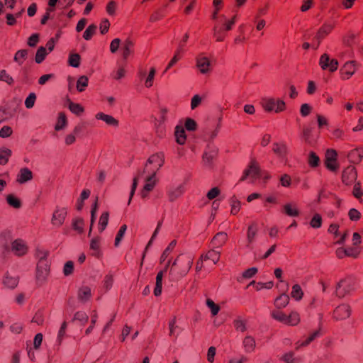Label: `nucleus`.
Here are the masks:
<instances>
[{"label":"nucleus","mask_w":363,"mask_h":363,"mask_svg":"<svg viewBox=\"0 0 363 363\" xmlns=\"http://www.w3.org/2000/svg\"><path fill=\"white\" fill-rule=\"evenodd\" d=\"M237 15H234L230 19L226 20L224 15L220 16L223 22L218 21L213 26V36L217 42H222L227 36V32L230 30L235 23Z\"/></svg>","instance_id":"nucleus-1"},{"label":"nucleus","mask_w":363,"mask_h":363,"mask_svg":"<svg viewBox=\"0 0 363 363\" xmlns=\"http://www.w3.org/2000/svg\"><path fill=\"white\" fill-rule=\"evenodd\" d=\"M192 264L193 258L191 257L181 255L175 259L170 272L177 274L179 277H184L189 272Z\"/></svg>","instance_id":"nucleus-2"},{"label":"nucleus","mask_w":363,"mask_h":363,"mask_svg":"<svg viewBox=\"0 0 363 363\" xmlns=\"http://www.w3.org/2000/svg\"><path fill=\"white\" fill-rule=\"evenodd\" d=\"M271 315L274 320L291 326L297 325L301 320L300 315L296 311H291L287 315L281 309H276L272 311Z\"/></svg>","instance_id":"nucleus-3"},{"label":"nucleus","mask_w":363,"mask_h":363,"mask_svg":"<svg viewBox=\"0 0 363 363\" xmlns=\"http://www.w3.org/2000/svg\"><path fill=\"white\" fill-rule=\"evenodd\" d=\"M261 176L260 166L257 160L253 157L251 158L247 167L244 170L243 174L240 179V182H244L249 177L253 179H257L260 178Z\"/></svg>","instance_id":"nucleus-4"},{"label":"nucleus","mask_w":363,"mask_h":363,"mask_svg":"<svg viewBox=\"0 0 363 363\" xmlns=\"http://www.w3.org/2000/svg\"><path fill=\"white\" fill-rule=\"evenodd\" d=\"M337 153L333 149H329L326 151L324 164L325 167L330 171H336L339 166L337 164Z\"/></svg>","instance_id":"nucleus-5"},{"label":"nucleus","mask_w":363,"mask_h":363,"mask_svg":"<svg viewBox=\"0 0 363 363\" xmlns=\"http://www.w3.org/2000/svg\"><path fill=\"white\" fill-rule=\"evenodd\" d=\"M354 289L353 281L350 279H342L336 287V294L340 298H343Z\"/></svg>","instance_id":"nucleus-6"},{"label":"nucleus","mask_w":363,"mask_h":363,"mask_svg":"<svg viewBox=\"0 0 363 363\" xmlns=\"http://www.w3.org/2000/svg\"><path fill=\"white\" fill-rule=\"evenodd\" d=\"M319 64L323 70L328 69L331 72L336 71L338 68L337 60L336 59L330 60L326 53L321 55Z\"/></svg>","instance_id":"nucleus-7"},{"label":"nucleus","mask_w":363,"mask_h":363,"mask_svg":"<svg viewBox=\"0 0 363 363\" xmlns=\"http://www.w3.org/2000/svg\"><path fill=\"white\" fill-rule=\"evenodd\" d=\"M357 178V172L354 167L349 166L345 168L342 174V181L346 185H351Z\"/></svg>","instance_id":"nucleus-8"},{"label":"nucleus","mask_w":363,"mask_h":363,"mask_svg":"<svg viewBox=\"0 0 363 363\" xmlns=\"http://www.w3.org/2000/svg\"><path fill=\"white\" fill-rule=\"evenodd\" d=\"M335 28V25L333 23H323L321 27L318 29L316 33L314 39L317 40V45L315 46V49L320 45L321 40L325 38L329 33L332 32L333 28Z\"/></svg>","instance_id":"nucleus-9"},{"label":"nucleus","mask_w":363,"mask_h":363,"mask_svg":"<svg viewBox=\"0 0 363 363\" xmlns=\"http://www.w3.org/2000/svg\"><path fill=\"white\" fill-rule=\"evenodd\" d=\"M351 315V308L347 304H341L333 311V317L337 320H345Z\"/></svg>","instance_id":"nucleus-10"},{"label":"nucleus","mask_w":363,"mask_h":363,"mask_svg":"<svg viewBox=\"0 0 363 363\" xmlns=\"http://www.w3.org/2000/svg\"><path fill=\"white\" fill-rule=\"evenodd\" d=\"M164 155L162 153H156L152 155L147 160V163L145 165V171L147 168V164H154V169H152V172H157V171L164 164Z\"/></svg>","instance_id":"nucleus-11"},{"label":"nucleus","mask_w":363,"mask_h":363,"mask_svg":"<svg viewBox=\"0 0 363 363\" xmlns=\"http://www.w3.org/2000/svg\"><path fill=\"white\" fill-rule=\"evenodd\" d=\"M196 67L202 74L208 73L210 71L211 62L208 57L200 53L196 58Z\"/></svg>","instance_id":"nucleus-12"},{"label":"nucleus","mask_w":363,"mask_h":363,"mask_svg":"<svg viewBox=\"0 0 363 363\" xmlns=\"http://www.w3.org/2000/svg\"><path fill=\"white\" fill-rule=\"evenodd\" d=\"M28 246L21 239H16L11 243V250L17 256H23L28 252Z\"/></svg>","instance_id":"nucleus-13"},{"label":"nucleus","mask_w":363,"mask_h":363,"mask_svg":"<svg viewBox=\"0 0 363 363\" xmlns=\"http://www.w3.org/2000/svg\"><path fill=\"white\" fill-rule=\"evenodd\" d=\"M67 214L65 208H57L53 213L52 223L54 225L61 226L64 223Z\"/></svg>","instance_id":"nucleus-14"},{"label":"nucleus","mask_w":363,"mask_h":363,"mask_svg":"<svg viewBox=\"0 0 363 363\" xmlns=\"http://www.w3.org/2000/svg\"><path fill=\"white\" fill-rule=\"evenodd\" d=\"M135 43L130 38H127L123 43L122 57L127 60L129 56L134 53Z\"/></svg>","instance_id":"nucleus-15"},{"label":"nucleus","mask_w":363,"mask_h":363,"mask_svg":"<svg viewBox=\"0 0 363 363\" xmlns=\"http://www.w3.org/2000/svg\"><path fill=\"white\" fill-rule=\"evenodd\" d=\"M155 176V172H153L151 173L150 176H148L146 179V184L143 186V189H142L140 194L142 198H145L147 196L148 193L151 191L155 186V181L153 180V178Z\"/></svg>","instance_id":"nucleus-16"},{"label":"nucleus","mask_w":363,"mask_h":363,"mask_svg":"<svg viewBox=\"0 0 363 363\" xmlns=\"http://www.w3.org/2000/svg\"><path fill=\"white\" fill-rule=\"evenodd\" d=\"M313 127L311 125H303L302 130V138L306 143L313 145L315 143V140L313 136Z\"/></svg>","instance_id":"nucleus-17"},{"label":"nucleus","mask_w":363,"mask_h":363,"mask_svg":"<svg viewBox=\"0 0 363 363\" xmlns=\"http://www.w3.org/2000/svg\"><path fill=\"white\" fill-rule=\"evenodd\" d=\"M347 158L353 164L359 163L363 159V148L359 147L351 150L347 155Z\"/></svg>","instance_id":"nucleus-18"},{"label":"nucleus","mask_w":363,"mask_h":363,"mask_svg":"<svg viewBox=\"0 0 363 363\" xmlns=\"http://www.w3.org/2000/svg\"><path fill=\"white\" fill-rule=\"evenodd\" d=\"M33 179V172L27 167L21 168L17 175L16 182L23 184Z\"/></svg>","instance_id":"nucleus-19"},{"label":"nucleus","mask_w":363,"mask_h":363,"mask_svg":"<svg viewBox=\"0 0 363 363\" xmlns=\"http://www.w3.org/2000/svg\"><path fill=\"white\" fill-rule=\"evenodd\" d=\"M169 261L168 262L167 264L165 267V269L164 270L160 271L156 277V284L155 287L154 289V294L155 296H159L162 294V277L164 272H167V269L169 267Z\"/></svg>","instance_id":"nucleus-20"},{"label":"nucleus","mask_w":363,"mask_h":363,"mask_svg":"<svg viewBox=\"0 0 363 363\" xmlns=\"http://www.w3.org/2000/svg\"><path fill=\"white\" fill-rule=\"evenodd\" d=\"M228 240V235L224 232L216 233L211 240V244L214 248L222 247Z\"/></svg>","instance_id":"nucleus-21"},{"label":"nucleus","mask_w":363,"mask_h":363,"mask_svg":"<svg viewBox=\"0 0 363 363\" xmlns=\"http://www.w3.org/2000/svg\"><path fill=\"white\" fill-rule=\"evenodd\" d=\"M77 296L80 301L83 303L88 301L91 297V290L90 287L87 286H82L79 289Z\"/></svg>","instance_id":"nucleus-22"},{"label":"nucleus","mask_w":363,"mask_h":363,"mask_svg":"<svg viewBox=\"0 0 363 363\" xmlns=\"http://www.w3.org/2000/svg\"><path fill=\"white\" fill-rule=\"evenodd\" d=\"M289 296L286 294L282 293L274 300V306L277 309L284 308L289 304Z\"/></svg>","instance_id":"nucleus-23"},{"label":"nucleus","mask_w":363,"mask_h":363,"mask_svg":"<svg viewBox=\"0 0 363 363\" xmlns=\"http://www.w3.org/2000/svg\"><path fill=\"white\" fill-rule=\"evenodd\" d=\"M96 119L102 120L106 123L110 125L113 126H118V121L114 118L112 116L105 114L102 112L98 113L96 115Z\"/></svg>","instance_id":"nucleus-24"},{"label":"nucleus","mask_w":363,"mask_h":363,"mask_svg":"<svg viewBox=\"0 0 363 363\" xmlns=\"http://www.w3.org/2000/svg\"><path fill=\"white\" fill-rule=\"evenodd\" d=\"M176 141L179 145H184L186 140V135L184 128L182 126L177 125L174 132Z\"/></svg>","instance_id":"nucleus-25"},{"label":"nucleus","mask_w":363,"mask_h":363,"mask_svg":"<svg viewBox=\"0 0 363 363\" xmlns=\"http://www.w3.org/2000/svg\"><path fill=\"white\" fill-rule=\"evenodd\" d=\"M272 151L277 156L283 157L286 155L287 147L284 143H275L273 144Z\"/></svg>","instance_id":"nucleus-26"},{"label":"nucleus","mask_w":363,"mask_h":363,"mask_svg":"<svg viewBox=\"0 0 363 363\" xmlns=\"http://www.w3.org/2000/svg\"><path fill=\"white\" fill-rule=\"evenodd\" d=\"M220 257V252L219 251H217L214 249L208 250L206 254L203 255L204 260H211L214 264H216Z\"/></svg>","instance_id":"nucleus-27"},{"label":"nucleus","mask_w":363,"mask_h":363,"mask_svg":"<svg viewBox=\"0 0 363 363\" xmlns=\"http://www.w3.org/2000/svg\"><path fill=\"white\" fill-rule=\"evenodd\" d=\"M12 151L6 147L0 148V164L5 165L8 163Z\"/></svg>","instance_id":"nucleus-28"},{"label":"nucleus","mask_w":363,"mask_h":363,"mask_svg":"<svg viewBox=\"0 0 363 363\" xmlns=\"http://www.w3.org/2000/svg\"><path fill=\"white\" fill-rule=\"evenodd\" d=\"M67 124L66 114L64 112L59 113L57 121L55 126V130L58 131L63 129Z\"/></svg>","instance_id":"nucleus-29"},{"label":"nucleus","mask_w":363,"mask_h":363,"mask_svg":"<svg viewBox=\"0 0 363 363\" xmlns=\"http://www.w3.org/2000/svg\"><path fill=\"white\" fill-rule=\"evenodd\" d=\"M28 50L22 49L18 50L14 55V61L21 65L23 62L26 60L28 55Z\"/></svg>","instance_id":"nucleus-30"},{"label":"nucleus","mask_w":363,"mask_h":363,"mask_svg":"<svg viewBox=\"0 0 363 363\" xmlns=\"http://www.w3.org/2000/svg\"><path fill=\"white\" fill-rule=\"evenodd\" d=\"M100 240H101V239L99 237H96V238H93L90 242V249L95 251V252L93 254V255H94L96 257H99L101 255Z\"/></svg>","instance_id":"nucleus-31"},{"label":"nucleus","mask_w":363,"mask_h":363,"mask_svg":"<svg viewBox=\"0 0 363 363\" xmlns=\"http://www.w3.org/2000/svg\"><path fill=\"white\" fill-rule=\"evenodd\" d=\"M243 345L245 350L251 352L255 349V340L251 336H247L243 340Z\"/></svg>","instance_id":"nucleus-32"},{"label":"nucleus","mask_w":363,"mask_h":363,"mask_svg":"<svg viewBox=\"0 0 363 363\" xmlns=\"http://www.w3.org/2000/svg\"><path fill=\"white\" fill-rule=\"evenodd\" d=\"M109 218V213L108 211H105L102 213L100 216L99 221V230L101 233L106 228Z\"/></svg>","instance_id":"nucleus-33"},{"label":"nucleus","mask_w":363,"mask_h":363,"mask_svg":"<svg viewBox=\"0 0 363 363\" xmlns=\"http://www.w3.org/2000/svg\"><path fill=\"white\" fill-rule=\"evenodd\" d=\"M283 213L289 216L296 217L298 216L300 212L298 208H292L290 203H286L283 206Z\"/></svg>","instance_id":"nucleus-34"},{"label":"nucleus","mask_w":363,"mask_h":363,"mask_svg":"<svg viewBox=\"0 0 363 363\" xmlns=\"http://www.w3.org/2000/svg\"><path fill=\"white\" fill-rule=\"evenodd\" d=\"M165 16V11L164 9H159L155 11L150 16L149 21L154 23L162 19Z\"/></svg>","instance_id":"nucleus-35"},{"label":"nucleus","mask_w":363,"mask_h":363,"mask_svg":"<svg viewBox=\"0 0 363 363\" xmlns=\"http://www.w3.org/2000/svg\"><path fill=\"white\" fill-rule=\"evenodd\" d=\"M37 255L39 257V261L37 264V270L38 272H40L41 265L44 264V262H45L47 260V258L49 255V252L47 250H38Z\"/></svg>","instance_id":"nucleus-36"},{"label":"nucleus","mask_w":363,"mask_h":363,"mask_svg":"<svg viewBox=\"0 0 363 363\" xmlns=\"http://www.w3.org/2000/svg\"><path fill=\"white\" fill-rule=\"evenodd\" d=\"M47 54L48 53H47L45 48H44L43 46H40V48H38V49L37 50L36 54H35V62L38 64L43 62L44 61V60L45 59Z\"/></svg>","instance_id":"nucleus-37"},{"label":"nucleus","mask_w":363,"mask_h":363,"mask_svg":"<svg viewBox=\"0 0 363 363\" xmlns=\"http://www.w3.org/2000/svg\"><path fill=\"white\" fill-rule=\"evenodd\" d=\"M89 79L86 76H81L77 82V89L79 92H82L85 90V88L88 86Z\"/></svg>","instance_id":"nucleus-38"},{"label":"nucleus","mask_w":363,"mask_h":363,"mask_svg":"<svg viewBox=\"0 0 363 363\" xmlns=\"http://www.w3.org/2000/svg\"><path fill=\"white\" fill-rule=\"evenodd\" d=\"M6 201L9 206L15 208H19L22 205L21 200L13 194L7 195Z\"/></svg>","instance_id":"nucleus-39"},{"label":"nucleus","mask_w":363,"mask_h":363,"mask_svg":"<svg viewBox=\"0 0 363 363\" xmlns=\"http://www.w3.org/2000/svg\"><path fill=\"white\" fill-rule=\"evenodd\" d=\"M84 222L83 218H77L72 221V228L81 234L84 232Z\"/></svg>","instance_id":"nucleus-40"},{"label":"nucleus","mask_w":363,"mask_h":363,"mask_svg":"<svg viewBox=\"0 0 363 363\" xmlns=\"http://www.w3.org/2000/svg\"><path fill=\"white\" fill-rule=\"evenodd\" d=\"M291 297L294 298L296 301H299L302 298L303 296V292L298 284H294L292 287V291L291 292Z\"/></svg>","instance_id":"nucleus-41"},{"label":"nucleus","mask_w":363,"mask_h":363,"mask_svg":"<svg viewBox=\"0 0 363 363\" xmlns=\"http://www.w3.org/2000/svg\"><path fill=\"white\" fill-rule=\"evenodd\" d=\"M69 108L70 111H72L73 113H74L77 116L81 115L84 111V108L81 104L74 103L72 101H69Z\"/></svg>","instance_id":"nucleus-42"},{"label":"nucleus","mask_w":363,"mask_h":363,"mask_svg":"<svg viewBox=\"0 0 363 363\" xmlns=\"http://www.w3.org/2000/svg\"><path fill=\"white\" fill-rule=\"evenodd\" d=\"M251 285H255V289L257 291H259L262 289H270L273 287L274 286V283L273 281H268V282H266V283H262V282H258V283H256L255 281H252L247 286H250Z\"/></svg>","instance_id":"nucleus-43"},{"label":"nucleus","mask_w":363,"mask_h":363,"mask_svg":"<svg viewBox=\"0 0 363 363\" xmlns=\"http://www.w3.org/2000/svg\"><path fill=\"white\" fill-rule=\"evenodd\" d=\"M96 28L97 27L95 24L89 25L84 32L83 38L86 40H91L93 35L96 33Z\"/></svg>","instance_id":"nucleus-44"},{"label":"nucleus","mask_w":363,"mask_h":363,"mask_svg":"<svg viewBox=\"0 0 363 363\" xmlns=\"http://www.w3.org/2000/svg\"><path fill=\"white\" fill-rule=\"evenodd\" d=\"M308 163L311 167H317L320 164L319 157L313 151L309 153Z\"/></svg>","instance_id":"nucleus-45"},{"label":"nucleus","mask_w":363,"mask_h":363,"mask_svg":"<svg viewBox=\"0 0 363 363\" xmlns=\"http://www.w3.org/2000/svg\"><path fill=\"white\" fill-rule=\"evenodd\" d=\"M82 130V127L79 125H77L74 128L73 130V134H69L65 138V143L67 145H72L74 143L76 140L75 135L79 133L80 130Z\"/></svg>","instance_id":"nucleus-46"},{"label":"nucleus","mask_w":363,"mask_h":363,"mask_svg":"<svg viewBox=\"0 0 363 363\" xmlns=\"http://www.w3.org/2000/svg\"><path fill=\"white\" fill-rule=\"evenodd\" d=\"M262 106L264 109L267 112L274 111L276 106V100L274 99H269L262 102Z\"/></svg>","instance_id":"nucleus-47"},{"label":"nucleus","mask_w":363,"mask_h":363,"mask_svg":"<svg viewBox=\"0 0 363 363\" xmlns=\"http://www.w3.org/2000/svg\"><path fill=\"white\" fill-rule=\"evenodd\" d=\"M89 316L87 314L82 311H77L74 313V318L72 319L73 321L79 320L82 324H86L88 322Z\"/></svg>","instance_id":"nucleus-48"},{"label":"nucleus","mask_w":363,"mask_h":363,"mask_svg":"<svg viewBox=\"0 0 363 363\" xmlns=\"http://www.w3.org/2000/svg\"><path fill=\"white\" fill-rule=\"evenodd\" d=\"M97 206H98V198L96 199V201H95L94 203L93 204L92 208H91V211L90 228H89V233H88V236L89 237H90V235H91L92 228H93V225H94V223L95 213H96V210H97Z\"/></svg>","instance_id":"nucleus-49"},{"label":"nucleus","mask_w":363,"mask_h":363,"mask_svg":"<svg viewBox=\"0 0 363 363\" xmlns=\"http://www.w3.org/2000/svg\"><path fill=\"white\" fill-rule=\"evenodd\" d=\"M4 284L9 288H14L18 284L17 279L6 274L4 278Z\"/></svg>","instance_id":"nucleus-50"},{"label":"nucleus","mask_w":363,"mask_h":363,"mask_svg":"<svg viewBox=\"0 0 363 363\" xmlns=\"http://www.w3.org/2000/svg\"><path fill=\"white\" fill-rule=\"evenodd\" d=\"M322 225V217L319 213H315L310 221V225L313 228H319Z\"/></svg>","instance_id":"nucleus-51"},{"label":"nucleus","mask_w":363,"mask_h":363,"mask_svg":"<svg viewBox=\"0 0 363 363\" xmlns=\"http://www.w3.org/2000/svg\"><path fill=\"white\" fill-rule=\"evenodd\" d=\"M81 57L78 53L71 54L69 57V65L74 67H78L80 65Z\"/></svg>","instance_id":"nucleus-52"},{"label":"nucleus","mask_w":363,"mask_h":363,"mask_svg":"<svg viewBox=\"0 0 363 363\" xmlns=\"http://www.w3.org/2000/svg\"><path fill=\"white\" fill-rule=\"evenodd\" d=\"M184 126L187 130L194 131L197 129L198 125L195 120L191 118H187L185 121Z\"/></svg>","instance_id":"nucleus-53"},{"label":"nucleus","mask_w":363,"mask_h":363,"mask_svg":"<svg viewBox=\"0 0 363 363\" xmlns=\"http://www.w3.org/2000/svg\"><path fill=\"white\" fill-rule=\"evenodd\" d=\"M206 305L211 309L213 315H216L218 314V313L220 311V306L218 304L215 303L213 301H212L210 298H208L206 300Z\"/></svg>","instance_id":"nucleus-54"},{"label":"nucleus","mask_w":363,"mask_h":363,"mask_svg":"<svg viewBox=\"0 0 363 363\" xmlns=\"http://www.w3.org/2000/svg\"><path fill=\"white\" fill-rule=\"evenodd\" d=\"M176 240H172L168 245V247L164 250V252L162 254L161 259L164 261L167 257L169 256V253L173 250V249L176 246Z\"/></svg>","instance_id":"nucleus-55"},{"label":"nucleus","mask_w":363,"mask_h":363,"mask_svg":"<svg viewBox=\"0 0 363 363\" xmlns=\"http://www.w3.org/2000/svg\"><path fill=\"white\" fill-rule=\"evenodd\" d=\"M257 233V225L252 224L247 228V238L250 242H252Z\"/></svg>","instance_id":"nucleus-56"},{"label":"nucleus","mask_w":363,"mask_h":363,"mask_svg":"<svg viewBox=\"0 0 363 363\" xmlns=\"http://www.w3.org/2000/svg\"><path fill=\"white\" fill-rule=\"evenodd\" d=\"M349 218L352 221H357L361 218V213L356 208H351L348 212Z\"/></svg>","instance_id":"nucleus-57"},{"label":"nucleus","mask_w":363,"mask_h":363,"mask_svg":"<svg viewBox=\"0 0 363 363\" xmlns=\"http://www.w3.org/2000/svg\"><path fill=\"white\" fill-rule=\"evenodd\" d=\"M156 70L155 67H152L150 70L149 74L145 81V86L150 88L152 86L153 79L155 74Z\"/></svg>","instance_id":"nucleus-58"},{"label":"nucleus","mask_w":363,"mask_h":363,"mask_svg":"<svg viewBox=\"0 0 363 363\" xmlns=\"http://www.w3.org/2000/svg\"><path fill=\"white\" fill-rule=\"evenodd\" d=\"M126 229H127V225L125 224H123V225L121 226V228L116 235V237L115 238V243H114L115 246H117L118 245V243L123 238Z\"/></svg>","instance_id":"nucleus-59"},{"label":"nucleus","mask_w":363,"mask_h":363,"mask_svg":"<svg viewBox=\"0 0 363 363\" xmlns=\"http://www.w3.org/2000/svg\"><path fill=\"white\" fill-rule=\"evenodd\" d=\"M0 80L6 82L9 85L13 84L14 82L13 78L4 69L0 71Z\"/></svg>","instance_id":"nucleus-60"},{"label":"nucleus","mask_w":363,"mask_h":363,"mask_svg":"<svg viewBox=\"0 0 363 363\" xmlns=\"http://www.w3.org/2000/svg\"><path fill=\"white\" fill-rule=\"evenodd\" d=\"M110 22L107 18H104L101 21L99 29L102 35H104L108 33L110 28Z\"/></svg>","instance_id":"nucleus-61"},{"label":"nucleus","mask_w":363,"mask_h":363,"mask_svg":"<svg viewBox=\"0 0 363 363\" xmlns=\"http://www.w3.org/2000/svg\"><path fill=\"white\" fill-rule=\"evenodd\" d=\"M74 262L72 261H67L64 266L63 273L65 276H69L73 273Z\"/></svg>","instance_id":"nucleus-62"},{"label":"nucleus","mask_w":363,"mask_h":363,"mask_svg":"<svg viewBox=\"0 0 363 363\" xmlns=\"http://www.w3.org/2000/svg\"><path fill=\"white\" fill-rule=\"evenodd\" d=\"M352 195L356 199H360L362 196L363 195V193L361 189V183L359 182H356L354 185L353 190H352Z\"/></svg>","instance_id":"nucleus-63"},{"label":"nucleus","mask_w":363,"mask_h":363,"mask_svg":"<svg viewBox=\"0 0 363 363\" xmlns=\"http://www.w3.org/2000/svg\"><path fill=\"white\" fill-rule=\"evenodd\" d=\"M13 133L12 128L9 125H4L0 130V137L5 138L11 136Z\"/></svg>","instance_id":"nucleus-64"}]
</instances>
